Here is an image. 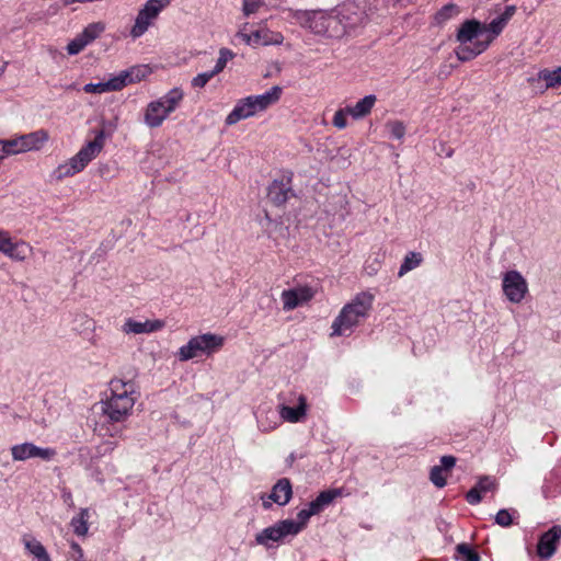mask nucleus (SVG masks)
Returning <instances> with one entry per match:
<instances>
[{"label":"nucleus","instance_id":"1","mask_svg":"<svg viewBox=\"0 0 561 561\" xmlns=\"http://www.w3.org/2000/svg\"><path fill=\"white\" fill-rule=\"evenodd\" d=\"M287 19L295 22L300 27L308 30L316 36L328 39H339L343 37V27L336 20L332 10H299L285 9Z\"/></svg>","mask_w":561,"mask_h":561},{"label":"nucleus","instance_id":"2","mask_svg":"<svg viewBox=\"0 0 561 561\" xmlns=\"http://www.w3.org/2000/svg\"><path fill=\"white\" fill-rule=\"evenodd\" d=\"M110 397L101 401L102 415L108 424L125 422L133 413L137 400L135 386L130 381L112 379Z\"/></svg>","mask_w":561,"mask_h":561},{"label":"nucleus","instance_id":"3","mask_svg":"<svg viewBox=\"0 0 561 561\" xmlns=\"http://www.w3.org/2000/svg\"><path fill=\"white\" fill-rule=\"evenodd\" d=\"M115 129V123H103L102 128L95 131L93 140L88 141L73 157L58 165L56 169L57 179L70 178L83 171L103 150L105 138L111 137Z\"/></svg>","mask_w":561,"mask_h":561},{"label":"nucleus","instance_id":"4","mask_svg":"<svg viewBox=\"0 0 561 561\" xmlns=\"http://www.w3.org/2000/svg\"><path fill=\"white\" fill-rule=\"evenodd\" d=\"M374 295L368 291L357 294L346 304L331 325V336L350 335L367 318L374 302Z\"/></svg>","mask_w":561,"mask_h":561},{"label":"nucleus","instance_id":"5","mask_svg":"<svg viewBox=\"0 0 561 561\" xmlns=\"http://www.w3.org/2000/svg\"><path fill=\"white\" fill-rule=\"evenodd\" d=\"M282 92L283 90L280 87L274 85L262 94L249 95L238 100L232 111L225 119L226 125L231 126L240 121L265 112L279 101Z\"/></svg>","mask_w":561,"mask_h":561},{"label":"nucleus","instance_id":"6","mask_svg":"<svg viewBox=\"0 0 561 561\" xmlns=\"http://www.w3.org/2000/svg\"><path fill=\"white\" fill-rule=\"evenodd\" d=\"M183 91L173 88L160 99L150 102L144 114V123L150 128H157L176 110L183 100Z\"/></svg>","mask_w":561,"mask_h":561},{"label":"nucleus","instance_id":"7","mask_svg":"<svg viewBox=\"0 0 561 561\" xmlns=\"http://www.w3.org/2000/svg\"><path fill=\"white\" fill-rule=\"evenodd\" d=\"M224 343L225 337L218 334L204 333L196 335L179 348L176 357L181 362H187L202 355L211 356L224 346Z\"/></svg>","mask_w":561,"mask_h":561},{"label":"nucleus","instance_id":"8","mask_svg":"<svg viewBox=\"0 0 561 561\" xmlns=\"http://www.w3.org/2000/svg\"><path fill=\"white\" fill-rule=\"evenodd\" d=\"M146 76V69L134 67L122 71L119 75L104 82L88 83L83 87L85 93L102 94L111 91H119L126 85L140 81Z\"/></svg>","mask_w":561,"mask_h":561},{"label":"nucleus","instance_id":"9","mask_svg":"<svg viewBox=\"0 0 561 561\" xmlns=\"http://www.w3.org/2000/svg\"><path fill=\"white\" fill-rule=\"evenodd\" d=\"M506 23L502 21L499 16L492 20L489 24H483V39H479L474 42V48L469 49L467 47H462L457 51L458 60L465 62L472 60L484 50L488 49L490 44L502 33Z\"/></svg>","mask_w":561,"mask_h":561},{"label":"nucleus","instance_id":"10","mask_svg":"<svg viewBox=\"0 0 561 561\" xmlns=\"http://www.w3.org/2000/svg\"><path fill=\"white\" fill-rule=\"evenodd\" d=\"M172 1L173 0H147L136 16L135 24L130 30V35L134 38L144 35L162 10Z\"/></svg>","mask_w":561,"mask_h":561},{"label":"nucleus","instance_id":"11","mask_svg":"<svg viewBox=\"0 0 561 561\" xmlns=\"http://www.w3.org/2000/svg\"><path fill=\"white\" fill-rule=\"evenodd\" d=\"M279 414L283 422L300 423L307 416L308 403L307 397L302 393L290 392L278 404Z\"/></svg>","mask_w":561,"mask_h":561},{"label":"nucleus","instance_id":"12","mask_svg":"<svg viewBox=\"0 0 561 561\" xmlns=\"http://www.w3.org/2000/svg\"><path fill=\"white\" fill-rule=\"evenodd\" d=\"M502 290L512 304H520L528 294V283L520 272L511 270L502 275Z\"/></svg>","mask_w":561,"mask_h":561},{"label":"nucleus","instance_id":"13","mask_svg":"<svg viewBox=\"0 0 561 561\" xmlns=\"http://www.w3.org/2000/svg\"><path fill=\"white\" fill-rule=\"evenodd\" d=\"M336 20L343 27V36L362 25L365 21V11L354 1H346L333 9Z\"/></svg>","mask_w":561,"mask_h":561},{"label":"nucleus","instance_id":"14","mask_svg":"<svg viewBox=\"0 0 561 561\" xmlns=\"http://www.w3.org/2000/svg\"><path fill=\"white\" fill-rule=\"evenodd\" d=\"M297 534L298 527L294 524V520L285 519L256 534L255 541L257 545L270 548L271 542H277L287 535Z\"/></svg>","mask_w":561,"mask_h":561},{"label":"nucleus","instance_id":"15","mask_svg":"<svg viewBox=\"0 0 561 561\" xmlns=\"http://www.w3.org/2000/svg\"><path fill=\"white\" fill-rule=\"evenodd\" d=\"M12 459L14 461H26L33 458H39L45 461H50L56 456V450L54 448H43L38 447L33 443H22L13 445L10 448Z\"/></svg>","mask_w":561,"mask_h":561},{"label":"nucleus","instance_id":"16","mask_svg":"<svg viewBox=\"0 0 561 561\" xmlns=\"http://www.w3.org/2000/svg\"><path fill=\"white\" fill-rule=\"evenodd\" d=\"M457 41L459 46L455 49V54L463 46L472 49L474 48V42L483 39V24L477 20H467L458 28Z\"/></svg>","mask_w":561,"mask_h":561},{"label":"nucleus","instance_id":"17","mask_svg":"<svg viewBox=\"0 0 561 561\" xmlns=\"http://www.w3.org/2000/svg\"><path fill=\"white\" fill-rule=\"evenodd\" d=\"M527 82L534 87L539 93H543L549 89L561 87V66L549 69H540L536 76L527 79Z\"/></svg>","mask_w":561,"mask_h":561},{"label":"nucleus","instance_id":"18","mask_svg":"<svg viewBox=\"0 0 561 561\" xmlns=\"http://www.w3.org/2000/svg\"><path fill=\"white\" fill-rule=\"evenodd\" d=\"M293 496V488L289 479L283 478L279 479L275 485L273 486L271 493L268 495H261L262 505L265 510H268L272 506V502L284 506L286 505Z\"/></svg>","mask_w":561,"mask_h":561},{"label":"nucleus","instance_id":"19","mask_svg":"<svg viewBox=\"0 0 561 561\" xmlns=\"http://www.w3.org/2000/svg\"><path fill=\"white\" fill-rule=\"evenodd\" d=\"M313 296L314 291L311 287L308 286H299L296 288L283 290V308L286 311L294 310L298 306L311 300Z\"/></svg>","mask_w":561,"mask_h":561},{"label":"nucleus","instance_id":"20","mask_svg":"<svg viewBox=\"0 0 561 561\" xmlns=\"http://www.w3.org/2000/svg\"><path fill=\"white\" fill-rule=\"evenodd\" d=\"M257 427L263 433L276 430L282 424L279 408L274 409L272 405H260L256 413Z\"/></svg>","mask_w":561,"mask_h":561},{"label":"nucleus","instance_id":"21","mask_svg":"<svg viewBox=\"0 0 561 561\" xmlns=\"http://www.w3.org/2000/svg\"><path fill=\"white\" fill-rule=\"evenodd\" d=\"M561 539V526L554 525L548 531L541 535L537 545L538 556L542 559H549L557 550Z\"/></svg>","mask_w":561,"mask_h":561},{"label":"nucleus","instance_id":"22","mask_svg":"<svg viewBox=\"0 0 561 561\" xmlns=\"http://www.w3.org/2000/svg\"><path fill=\"white\" fill-rule=\"evenodd\" d=\"M165 327L163 320H146L144 322L128 318L124 325L123 332L126 334H149L162 330Z\"/></svg>","mask_w":561,"mask_h":561},{"label":"nucleus","instance_id":"23","mask_svg":"<svg viewBox=\"0 0 561 561\" xmlns=\"http://www.w3.org/2000/svg\"><path fill=\"white\" fill-rule=\"evenodd\" d=\"M294 196L290 180H274L268 186L267 197L276 206H282Z\"/></svg>","mask_w":561,"mask_h":561},{"label":"nucleus","instance_id":"24","mask_svg":"<svg viewBox=\"0 0 561 561\" xmlns=\"http://www.w3.org/2000/svg\"><path fill=\"white\" fill-rule=\"evenodd\" d=\"M32 252L33 248L23 240L13 241L11 239L7 248L2 249L4 255L16 262L25 261Z\"/></svg>","mask_w":561,"mask_h":561},{"label":"nucleus","instance_id":"25","mask_svg":"<svg viewBox=\"0 0 561 561\" xmlns=\"http://www.w3.org/2000/svg\"><path fill=\"white\" fill-rule=\"evenodd\" d=\"M376 101V95L369 94L356 102L355 105L346 106V111L348 112V115L354 119H362L371 112Z\"/></svg>","mask_w":561,"mask_h":561},{"label":"nucleus","instance_id":"26","mask_svg":"<svg viewBox=\"0 0 561 561\" xmlns=\"http://www.w3.org/2000/svg\"><path fill=\"white\" fill-rule=\"evenodd\" d=\"M25 550L37 561H51L46 548L36 538L25 535L22 538Z\"/></svg>","mask_w":561,"mask_h":561},{"label":"nucleus","instance_id":"27","mask_svg":"<svg viewBox=\"0 0 561 561\" xmlns=\"http://www.w3.org/2000/svg\"><path fill=\"white\" fill-rule=\"evenodd\" d=\"M25 152L32 150H39L48 141V133L44 129H38L28 134L22 135Z\"/></svg>","mask_w":561,"mask_h":561},{"label":"nucleus","instance_id":"28","mask_svg":"<svg viewBox=\"0 0 561 561\" xmlns=\"http://www.w3.org/2000/svg\"><path fill=\"white\" fill-rule=\"evenodd\" d=\"M89 510L88 508H81L78 513V515L73 516L70 520V526L72 527L73 533L79 536L83 537L89 531Z\"/></svg>","mask_w":561,"mask_h":561},{"label":"nucleus","instance_id":"29","mask_svg":"<svg viewBox=\"0 0 561 561\" xmlns=\"http://www.w3.org/2000/svg\"><path fill=\"white\" fill-rule=\"evenodd\" d=\"M283 42L284 36L279 32H272L270 30H257L254 32V44L280 45Z\"/></svg>","mask_w":561,"mask_h":561},{"label":"nucleus","instance_id":"30","mask_svg":"<svg viewBox=\"0 0 561 561\" xmlns=\"http://www.w3.org/2000/svg\"><path fill=\"white\" fill-rule=\"evenodd\" d=\"M0 147L5 157L25 152L22 135L11 139H0Z\"/></svg>","mask_w":561,"mask_h":561},{"label":"nucleus","instance_id":"31","mask_svg":"<svg viewBox=\"0 0 561 561\" xmlns=\"http://www.w3.org/2000/svg\"><path fill=\"white\" fill-rule=\"evenodd\" d=\"M423 261V257H422V254L419 253V252H409L405 256H404V260L399 268V273H398V276L399 277H402L403 275H405L408 272L416 268L417 266L421 265Z\"/></svg>","mask_w":561,"mask_h":561},{"label":"nucleus","instance_id":"32","mask_svg":"<svg viewBox=\"0 0 561 561\" xmlns=\"http://www.w3.org/2000/svg\"><path fill=\"white\" fill-rule=\"evenodd\" d=\"M460 13L456 4L448 3L444 5L434 16L437 24H443Z\"/></svg>","mask_w":561,"mask_h":561},{"label":"nucleus","instance_id":"33","mask_svg":"<svg viewBox=\"0 0 561 561\" xmlns=\"http://www.w3.org/2000/svg\"><path fill=\"white\" fill-rule=\"evenodd\" d=\"M105 31V24L103 22H94L89 24L80 33L88 44L96 39Z\"/></svg>","mask_w":561,"mask_h":561},{"label":"nucleus","instance_id":"34","mask_svg":"<svg viewBox=\"0 0 561 561\" xmlns=\"http://www.w3.org/2000/svg\"><path fill=\"white\" fill-rule=\"evenodd\" d=\"M386 129L390 137L401 140L405 135V125L400 121H388L386 123Z\"/></svg>","mask_w":561,"mask_h":561},{"label":"nucleus","instance_id":"35","mask_svg":"<svg viewBox=\"0 0 561 561\" xmlns=\"http://www.w3.org/2000/svg\"><path fill=\"white\" fill-rule=\"evenodd\" d=\"M233 53L228 48H221L219 50V57L217 59V62L211 70L213 73L218 75L227 66V62L233 58Z\"/></svg>","mask_w":561,"mask_h":561},{"label":"nucleus","instance_id":"36","mask_svg":"<svg viewBox=\"0 0 561 561\" xmlns=\"http://www.w3.org/2000/svg\"><path fill=\"white\" fill-rule=\"evenodd\" d=\"M515 515H517L515 510H500L495 515V523L502 527H508L513 524Z\"/></svg>","mask_w":561,"mask_h":561},{"label":"nucleus","instance_id":"37","mask_svg":"<svg viewBox=\"0 0 561 561\" xmlns=\"http://www.w3.org/2000/svg\"><path fill=\"white\" fill-rule=\"evenodd\" d=\"M89 44L81 34H78L68 45L67 51L69 55H77L82 51Z\"/></svg>","mask_w":561,"mask_h":561},{"label":"nucleus","instance_id":"38","mask_svg":"<svg viewBox=\"0 0 561 561\" xmlns=\"http://www.w3.org/2000/svg\"><path fill=\"white\" fill-rule=\"evenodd\" d=\"M444 471L445 470L438 466H434L431 469L430 479L432 483L437 488H443L446 485V477L444 474Z\"/></svg>","mask_w":561,"mask_h":561},{"label":"nucleus","instance_id":"39","mask_svg":"<svg viewBox=\"0 0 561 561\" xmlns=\"http://www.w3.org/2000/svg\"><path fill=\"white\" fill-rule=\"evenodd\" d=\"M341 494V492L339 490H327V491H323L321 492L318 496H317V502H319V504L322 506V508L324 510L328 505H330L334 499H336L339 495Z\"/></svg>","mask_w":561,"mask_h":561},{"label":"nucleus","instance_id":"40","mask_svg":"<svg viewBox=\"0 0 561 561\" xmlns=\"http://www.w3.org/2000/svg\"><path fill=\"white\" fill-rule=\"evenodd\" d=\"M341 494V492L339 490H327V491H323L321 492L318 496H317V502H319V504L322 506V508L324 510L328 505H330L334 499H336L339 495Z\"/></svg>","mask_w":561,"mask_h":561},{"label":"nucleus","instance_id":"41","mask_svg":"<svg viewBox=\"0 0 561 561\" xmlns=\"http://www.w3.org/2000/svg\"><path fill=\"white\" fill-rule=\"evenodd\" d=\"M264 5L263 0H243L242 13L244 16H250L256 13Z\"/></svg>","mask_w":561,"mask_h":561},{"label":"nucleus","instance_id":"42","mask_svg":"<svg viewBox=\"0 0 561 561\" xmlns=\"http://www.w3.org/2000/svg\"><path fill=\"white\" fill-rule=\"evenodd\" d=\"M216 75L213 73V71H206V72H202V73H198L197 76H195L192 81H191V84L193 88H204L209 81L210 79H213Z\"/></svg>","mask_w":561,"mask_h":561},{"label":"nucleus","instance_id":"43","mask_svg":"<svg viewBox=\"0 0 561 561\" xmlns=\"http://www.w3.org/2000/svg\"><path fill=\"white\" fill-rule=\"evenodd\" d=\"M347 115L348 112L346 111V107L337 110L333 116L332 124L337 129H344L347 126Z\"/></svg>","mask_w":561,"mask_h":561},{"label":"nucleus","instance_id":"44","mask_svg":"<svg viewBox=\"0 0 561 561\" xmlns=\"http://www.w3.org/2000/svg\"><path fill=\"white\" fill-rule=\"evenodd\" d=\"M313 516L312 512L309 510V507L304 508L298 512L297 519L294 520V524L298 527V533H300L305 526L307 525L309 518Z\"/></svg>","mask_w":561,"mask_h":561},{"label":"nucleus","instance_id":"45","mask_svg":"<svg viewBox=\"0 0 561 561\" xmlns=\"http://www.w3.org/2000/svg\"><path fill=\"white\" fill-rule=\"evenodd\" d=\"M459 554L466 558L467 561H480L479 554L473 551L467 543H460L457 546Z\"/></svg>","mask_w":561,"mask_h":561},{"label":"nucleus","instance_id":"46","mask_svg":"<svg viewBox=\"0 0 561 561\" xmlns=\"http://www.w3.org/2000/svg\"><path fill=\"white\" fill-rule=\"evenodd\" d=\"M476 488L479 489L481 493H486L495 488V483L490 477H482L478 481Z\"/></svg>","mask_w":561,"mask_h":561},{"label":"nucleus","instance_id":"47","mask_svg":"<svg viewBox=\"0 0 561 561\" xmlns=\"http://www.w3.org/2000/svg\"><path fill=\"white\" fill-rule=\"evenodd\" d=\"M466 500L469 504L477 505L482 500V493L474 486L467 492Z\"/></svg>","mask_w":561,"mask_h":561},{"label":"nucleus","instance_id":"48","mask_svg":"<svg viewBox=\"0 0 561 561\" xmlns=\"http://www.w3.org/2000/svg\"><path fill=\"white\" fill-rule=\"evenodd\" d=\"M456 463V458L454 456H443L440 458V466L444 470H450Z\"/></svg>","mask_w":561,"mask_h":561},{"label":"nucleus","instance_id":"49","mask_svg":"<svg viewBox=\"0 0 561 561\" xmlns=\"http://www.w3.org/2000/svg\"><path fill=\"white\" fill-rule=\"evenodd\" d=\"M515 12H516L515 5H507L505 8V10L503 11V13H501V15H499V18L507 24V22L512 19V16L515 14Z\"/></svg>","mask_w":561,"mask_h":561},{"label":"nucleus","instance_id":"50","mask_svg":"<svg viewBox=\"0 0 561 561\" xmlns=\"http://www.w3.org/2000/svg\"><path fill=\"white\" fill-rule=\"evenodd\" d=\"M10 240V233L8 231L0 230V252H2V249L7 248Z\"/></svg>","mask_w":561,"mask_h":561},{"label":"nucleus","instance_id":"51","mask_svg":"<svg viewBox=\"0 0 561 561\" xmlns=\"http://www.w3.org/2000/svg\"><path fill=\"white\" fill-rule=\"evenodd\" d=\"M238 36L248 45L254 44V32L252 34L239 32Z\"/></svg>","mask_w":561,"mask_h":561},{"label":"nucleus","instance_id":"52","mask_svg":"<svg viewBox=\"0 0 561 561\" xmlns=\"http://www.w3.org/2000/svg\"><path fill=\"white\" fill-rule=\"evenodd\" d=\"M309 510L312 512L313 515L319 514L323 511L322 506L317 502V500L311 501L308 504Z\"/></svg>","mask_w":561,"mask_h":561},{"label":"nucleus","instance_id":"53","mask_svg":"<svg viewBox=\"0 0 561 561\" xmlns=\"http://www.w3.org/2000/svg\"><path fill=\"white\" fill-rule=\"evenodd\" d=\"M71 549L75 551V554L72 558H82L84 557L82 548L75 541L70 545Z\"/></svg>","mask_w":561,"mask_h":561},{"label":"nucleus","instance_id":"54","mask_svg":"<svg viewBox=\"0 0 561 561\" xmlns=\"http://www.w3.org/2000/svg\"><path fill=\"white\" fill-rule=\"evenodd\" d=\"M99 431H100L101 435H103V436L110 435L112 437L116 436L119 433V431L116 428L114 430V432H112L110 428H104L103 424H100Z\"/></svg>","mask_w":561,"mask_h":561},{"label":"nucleus","instance_id":"55","mask_svg":"<svg viewBox=\"0 0 561 561\" xmlns=\"http://www.w3.org/2000/svg\"><path fill=\"white\" fill-rule=\"evenodd\" d=\"M62 499H64L65 503H67V505H68L69 507H72V506H73V500H72V494H71V492H69V491H65V492L62 493Z\"/></svg>","mask_w":561,"mask_h":561},{"label":"nucleus","instance_id":"56","mask_svg":"<svg viewBox=\"0 0 561 561\" xmlns=\"http://www.w3.org/2000/svg\"><path fill=\"white\" fill-rule=\"evenodd\" d=\"M453 153H454V150H453L451 148H447V149L445 150V156H446L447 158H450V157L453 156Z\"/></svg>","mask_w":561,"mask_h":561},{"label":"nucleus","instance_id":"57","mask_svg":"<svg viewBox=\"0 0 561 561\" xmlns=\"http://www.w3.org/2000/svg\"><path fill=\"white\" fill-rule=\"evenodd\" d=\"M7 65H8V62H4V64L0 67V77L4 73L5 68H7Z\"/></svg>","mask_w":561,"mask_h":561},{"label":"nucleus","instance_id":"58","mask_svg":"<svg viewBox=\"0 0 561 561\" xmlns=\"http://www.w3.org/2000/svg\"><path fill=\"white\" fill-rule=\"evenodd\" d=\"M72 561H87V560L84 559V557H82V558H72Z\"/></svg>","mask_w":561,"mask_h":561}]
</instances>
